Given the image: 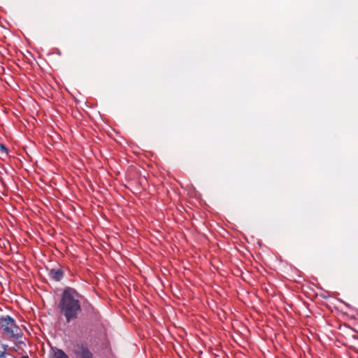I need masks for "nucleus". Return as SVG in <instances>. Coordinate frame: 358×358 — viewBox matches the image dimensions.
<instances>
[{
	"instance_id": "5",
	"label": "nucleus",
	"mask_w": 358,
	"mask_h": 358,
	"mask_svg": "<svg viewBox=\"0 0 358 358\" xmlns=\"http://www.w3.org/2000/svg\"><path fill=\"white\" fill-rule=\"evenodd\" d=\"M88 313L90 314H92L96 319H98L99 317V312L90 303H88Z\"/></svg>"
},
{
	"instance_id": "3",
	"label": "nucleus",
	"mask_w": 358,
	"mask_h": 358,
	"mask_svg": "<svg viewBox=\"0 0 358 358\" xmlns=\"http://www.w3.org/2000/svg\"><path fill=\"white\" fill-rule=\"evenodd\" d=\"M48 275L53 280L60 281L64 277V272L62 268H52L48 271Z\"/></svg>"
},
{
	"instance_id": "6",
	"label": "nucleus",
	"mask_w": 358,
	"mask_h": 358,
	"mask_svg": "<svg viewBox=\"0 0 358 358\" xmlns=\"http://www.w3.org/2000/svg\"><path fill=\"white\" fill-rule=\"evenodd\" d=\"M53 358H68V356L61 350H57Z\"/></svg>"
},
{
	"instance_id": "8",
	"label": "nucleus",
	"mask_w": 358,
	"mask_h": 358,
	"mask_svg": "<svg viewBox=\"0 0 358 358\" xmlns=\"http://www.w3.org/2000/svg\"><path fill=\"white\" fill-rule=\"evenodd\" d=\"M0 324H1V322H0Z\"/></svg>"
},
{
	"instance_id": "2",
	"label": "nucleus",
	"mask_w": 358,
	"mask_h": 358,
	"mask_svg": "<svg viewBox=\"0 0 358 358\" xmlns=\"http://www.w3.org/2000/svg\"><path fill=\"white\" fill-rule=\"evenodd\" d=\"M1 327L3 328V334H8L10 338L17 340L21 338L22 335V330L15 324L13 317L7 315L5 317H1Z\"/></svg>"
},
{
	"instance_id": "7",
	"label": "nucleus",
	"mask_w": 358,
	"mask_h": 358,
	"mask_svg": "<svg viewBox=\"0 0 358 358\" xmlns=\"http://www.w3.org/2000/svg\"><path fill=\"white\" fill-rule=\"evenodd\" d=\"M0 152L1 153H4L6 155L8 154V149L3 144L0 145Z\"/></svg>"
},
{
	"instance_id": "4",
	"label": "nucleus",
	"mask_w": 358,
	"mask_h": 358,
	"mask_svg": "<svg viewBox=\"0 0 358 358\" xmlns=\"http://www.w3.org/2000/svg\"><path fill=\"white\" fill-rule=\"evenodd\" d=\"M77 353L81 358H92L93 357L89 349L83 346L79 348Z\"/></svg>"
},
{
	"instance_id": "1",
	"label": "nucleus",
	"mask_w": 358,
	"mask_h": 358,
	"mask_svg": "<svg viewBox=\"0 0 358 358\" xmlns=\"http://www.w3.org/2000/svg\"><path fill=\"white\" fill-rule=\"evenodd\" d=\"M85 301V297L73 288L67 287L63 291L58 308L66 323L78 318Z\"/></svg>"
}]
</instances>
